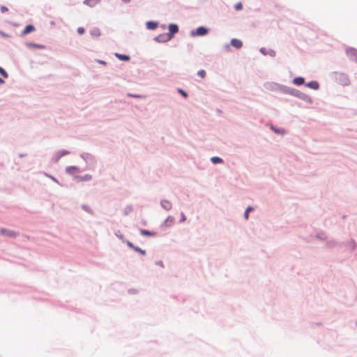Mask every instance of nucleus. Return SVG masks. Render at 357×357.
Segmentation results:
<instances>
[{"label": "nucleus", "mask_w": 357, "mask_h": 357, "mask_svg": "<svg viewBox=\"0 0 357 357\" xmlns=\"http://www.w3.org/2000/svg\"><path fill=\"white\" fill-rule=\"evenodd\" d=\"M180 216L181 217H180V220H179V223L184 222L186 220V216L184 214V213L181 212V214H180Z\"/></svg>", "instance_id": "obj_45"}, {"label": "nucleus", "mask_w": 357, "mask_h": 357, "mask_svg": "<svg viewBox=\"0 0 357 357\" xmlns=\"http://www.w3.org/2000/svg\"><path fill=\"white\" fill-rule=\"evenodd\" d=\"M161 27H162V29H165L166 26H165V24H163V25H162V26H161Z\"/></svg>", "instance_id": "obj_58"}, {"label": "nucleus", "mask_w": 357, "mask_h": 357, "mask_svg": "<svg viewBox=\"0 0 357 357\" xmlns=\"http://www.w3.org/2000/svg\"><path fill=\"white\" fill-rule=\"evenodd\" d=\"M153 41L158 43H165L172 40L167 33H162L153 38Z\"/></svg>", "instance_id": "obj_10"}, {"label": "nucleus", "mask_w": 357, "mask_h": 357, "mask_svg": "<svg viewBox=\"0 0 357 357\" xmlns=\"http://www.w3.org/2000/svg\"><path fill=\"white\" fill-rule=\"evenodd\" d=\"M211 162L213 165L223 164L224 160L219 156H213L210 159Z\"/></svg>", "instance_id": "obj_25"}, {"label": "nucleus", "mask_w": 357, "mask_h": 357, "mask_svg": "<svg viewBox=\"0 0 357 357\" xmlns=\"http://www.w3.org/2000/svg\"><path fill=\"white\" fill-rule=\"evenodd\" d=\"M128 293L131 295L137 294L138 293V290L137 289L131 288L128 290Z\"/></svg>", "instance_id": "obj_46"}, {"label": "nucleus", "mask_w": 357, "mask_h": 357, "mask_svg": "<svg viewBox=\"0 0 357 357\" xmlns=\"http://www.w3.org/2000/svg\"><path fill=\"white\" fill-rule=\"evenodd\" d=\"M0 75L3 77V78H5V79H7L8 77V73L1 66H0Z\"/></svg>", "instance_id": "obj_38"}, {"label": "nucleus", "mask_w": 357, "mask_h": 357, "mask_svg": "<svg viewBox=\"0 0 357 357\" xmlns=\"http://www.w3.org/2000/svg\"><path fill=\"white\" fill-rule=\"evenodd\" d=\"M197 76H199L202 79H204L206 76V72L205 70L201 69V70L197 71Z\"/></svg>", "instance_id": "obj_39"}, {"label": "nucleus", "mask_w": 357, "mask_h": 357, "mask_svg": "<svg viewBox=\"0 0 357 357\" xmlns=\"http://www.w3.org/2000/svg\"><path fill=\"white\" fill-rule=\"evenodd\" d=\"M289 95L296 97V98L307 102L309 105H312L314 102V100L311 96H310L309 95H307L294 88H291V87L290 88Z\"/></svg>", "instance_id": "obj_2"}, {"label": "nucleus", "mask_w": 357, "mask_h": 357, "mask_svg": "<svg viewBox=\"0 0 357 357\" xmlns=\"http://www.w3.org/2000/svg\"><path fill=\"white\" fill-rule=\"evenodd\" d=\"M4 83H5V81L3 78V77H0V85L3 84Z\"/></svg>", "instance_id": "obj_52"}, {"label": "nucleus", "mask_w": 357, "mask_h": 357, "mask_svg": "<svg viewBox=\"0 0 357 357\" xmlns=\"http://www.w3.org/2000/svg\"><path fill=\"white\" fill-rule=\"evenodd\" d=\"M121 1L124 3H128L130 2V0H121Z\"/></svg>", "instance_id": "obj_54"}, {"label": "nucleus", "mask_w": 357, "mask_h": 357, "mask_svg": "<svg viewBox=\"0 0 357 357\" xmlns=\"http://www.w3.org/2000/svg\"><path fill=\"white\" fill-rule=\"evenodd\" d=\"M338 245L337 242L335 241V240L332 239V240H329L326 243V245L325 246L328 248H335L337 247Z\"/></svg>", "instance_id": "obj_29"}, {"label": "nucleus", "mask_w": 357, "mask_h": 357, "mask_svg": "<svg viewBox=\"0 0 357 357\" xmlns=\"http://www.w3.org/2000/svg\"><path fill=\"white\" fill-rule=\"evenodd\" d=\"M234 10H236V11H240V10H243V3H242L241 1H238V2H237V3L234 5Z\"/></svg>", "instance_id": "obj_40"}, {"label": "nucleus", "mask_w": 357, "mask_h": 357, "mask_svg": "<svg viewBox=\"0 0 357 357\" xmlns=\"http://www.w3.org/2000/svg\"><path fill=\"white\" fill-rule=\"evenodd\" d=\"M0 36H1L3 38H6L10 37V36L8 33L3 32V31H0Z\"/></svg>", "instance_id": "obj_50"}, {"label": "nucleus", "mask_w": 357, "mask_h": 357, "mask_svg": "<svg viewBox=\"0 0 357 357\" xmlns=\"http://www.w3.org/2000/svg\"><path fill=\"white\" fill-rule=\"evenodd\" d=\"M97 62L102 66H106L107 64V63L104 60L98 59L97 60Z\"/></svg>", "instance_id": "obj_51"}, {"label": "nucleus", "mask_w": 357, "mask_h": 357, "mask_svg": "<svg viewBox=\"0 0 357 357\" xmlns=\"http://www.w3.org/2000/svg\"><path fill=\"white\" fill-rule=\"evenodd\" d=\"M133 251L139 254L142 256H145L146 255V251L139 246L135 245L132 249Z\"/></svg>", "instance_id": "obj_32"}, {"label": "nucleus", "mask_w": 357, "mask_h": 357, "mask_svg": "<svg viewBox=\"0 0 357 357\" xmlns=\"http://www.w3.org/2000/svg\"><path fill=\"white\" fill-rule=\"evenodd\" d=\"M0 234L13 238H16L17 236V233L16 231L6 228H1Z\"/></svg>", "instance_id": "obj_12"}, {"label": "nucleus", "mask_w": 357, "mask_h": 357, "mask_svg": "<svg viewBox=\"0 0 357 357\" xmlns=\"http://www.w3.org/2000/svg\"><path fill=\"white\" fill-rule=\"evenodd\" d=\"M291 82H292L293 84H294L296 86H302V85H305V79L304 77H302V76H296V77L293 78Z\"/></svg>", "instance_id": "obj_21"}, {"label": "nucleus", "mask_w": 357, "mask_h": 357, "mask_svg": "<svg viewBox=\"0 0 357 357\" xmlns=\"http://www.w3.org/2000/svg\"><path fill=\"white\" fill-rule=\"evenodd\" d=\"M79 156L86 165H93L96 163L95 156L89 153H82Z\"/></svg>", "instance_id": "obj_6"}, {"label": "nucleus", "mask_w": 357, "mask_h": 357, "mask_svg": "<svg viewBox=\"0 0 357 357\" xmlns=\"http://www.w3.org/2000/svg\"><path fill=\"white\" fill-rule=\"evenodd\" d=\"M127 96L130 97V98H140V99L145 98V96H144V95L137 94V93H128L127 94Z\"/></svg>", "instance_id": "obj_34"}, {"label": "nucleus", "mask_w": 357, "mask_h": 357, "mask_svg": "<svg viewBox=\"0 0 357 357\" xmlns=\"http://www.w3.org/2000/svg\"><path fill=\"white\" fill-rule=\"evenodd\" d=\"M81 208L83 211L87 212L89 214H93V210L91 208V207L86 204H82L81 206Z\"/></svg>", "instance_id": "obj_35"}, {"label": "nucleus", "mask_w": 357, "mask_h": 357, "mask_svg": "<svg viewBox=\"0 0 357 357\" xmlns=\"http://www.w3.org/2000/svg\"><path fill=\"white\" fill-rule=\"evenodd\" d=\"M114 56L116 58H117L119 61H123V62H128L130 61L131 59V57L130 55L126 54H121V53H115Z\"/></svg>", "instance_id": "obj_23"}, {"label": "nucleus", "mask_w": 357, "mask_h": 357, "mask_svg": "<svg viewBox=\"0 0 357 357\" xmlns=\"http://www.w3.org/2000/svg\"><path fill=\"white\" fill-rule=\"evenodd\" d=\"M155 264L157 266H159L162 268H164V264H163L162 261H161V260L156 261L155 262Z\"/></svg>", "instance_id": "obj_49"}, {"label": "nucleus", "mask_w": 357, "mask_h": 357, "mask_svg": "<svg viewBox=\"0 0 357 357\" xmlns=\"http://www.w3.org/2000/svg\"><path fill=\"white\" fill-rule=\"evenodd\" d=\"M139 231L142 236L146 237H155L158 235L156 231H151L146 229H139Z\"/></svg>", "instance_id": "obj_18"}, {"label": "nucleus", "mask_w": 357, "mask_h": 357, "mask_svg": "<svg viewBox=\"0 0 357 357\" xmlns=\"http://www.w3.org/2000/svg\"><path fill=\"white\" fill-rule=\"evenodd\" d=\"M345 246H349L351 251H354L357 248V243L354 239H351L346 243H344Z\"/></svg>", "instance_id": "obj_24"}, {"label": "nucleus", "mask_w": 357, "mask_h": 357, "mask_svg": "<svg viewBox=\"0 0 357 357\" xmlns=\"http://www.w3.org/2000/svg\"><path fill=\"white\" fill-rule=\"evenodd\" d=\"M266 88L273 91H278L281 93L289 94L291 87L276 82H269L267 83Z\"/></svg>", "instance_id": "obj_3"}, {"label": "nucleus", "mask_w": 357, "mask_h": 357, "mask_svg": "<svg viewBox=\"0 0 357 357\" xmlns=\"http://www.w3.org/2000/svg\"><path fill=\"white\" fill-rule=\"evenodd\" d=\"M0 11L1 13H5L8 11V8L6 6H1Z\"/></svg>", "instance_id": "obj_47"}, {"label": "nucleus", "mask_w": 357, "mask_h": 357, "mask_svg": "<svg viewBox=\"0 0 357 357\" xmlns=\"http://www.w3.org/2000/svg\"><path fill=\"white\" fill-rule=\"evenodd\" d=\"M92 179V176L91 174H86L83 176H74L73 180L77 183L79 182H86L89 181Z\"/></svg>", "instance_id": "obj_15"}, {"label": "nucleus", "mask_w": 357, "mask_h": 357, "mask_svg": "<svg viewBox=\"0 0 357 357\" xmlns=\"http://www.w3.org/2000/svg\"><path fill=\"white\" fill-rule=\"evenodd\" d=\"M230 43H231V46L234 47L236 50L241 49L243 45L242 40L238 38H231L230 40Z\"/></svg>", "instance_id": "obj_20"}, {"label": "nucleus", "mask_w": 357, "mask_h": 357, "mask_svg": "<svg viewBox=\"0 0 357 357\" xmlns=\"http://www.w3.org/2000/svg\"><path fill=\"white\" fill-rule=\"evenodd\" d=\"M231 43H227L224 45V50L226 51V52H230L231 51Z\"/></svg>", "instance_id": "obj_48"}, {"label": "nucleus", "mask_w": 357, "mask_h": 357, "mask_svg": "<svg viewBox=\"0 0 357 357\" xmlns=\"http://www.w3.org/2000/svg\"><path fill=\"white\" fill-rule=\"evenodd\" d=\"M123 243H126V245L130 248V249H133L134 247L135 246V245H134L131 241H130L128 239H125L124 241L123 242Z\"/></svg>", "instance_id": "obj_43"}, {"label": "nucleus", "mask_w": 357, "mask_h": 357, "mask_svg": "<svg viewBox=\"0 0 357 357\" xmlns=\"http://www.w3.org/2000/svg\"><path fill=\"white\" fill-rule=\"evenodd\" d=\"M159 22L155 20H149L145 23V27L147 30L155 31L159 26Z\"/></svg>", "instance_id": "obj_14"}, {"label": "nucleus", "mask_w": 357, "mask_h": 357, "mask_svg": "<svg viewBox=\"0 0 357 357\" xmlns=\"http://www.w3.org/2000/svg\"><path fill=\"white\" fill-rule=\"evenodd\" d=\"M254 208L252 206H248L244 211L243 217L245 220L249 219V212L253 211Z\"/></svg>", "instance_id": "obj_33"}, {"label": "nucleus", "mask_w": 357, "mask_h": 357, "mask_svg": "<svg viewBox=\"0 0 357 357\" xmlns=\"http://www.w3.org/2000/svg\"><path fill=\"white\" fill-rule=\"evenodd\" d=\"M160 204L161 207L167 211H170L172 208V203L167 199H161Z\"/></svg>", "instance_id": "obj_22"}, {"label": "nucleus", "mask_w": 357, "mask_h": 357, "mask_svg": "<svg viewBox=\"0 0 357 357\" xmlns=\"http://www.w3.org/2000/svg\"><path fill=\"white\" fill-rule=\"evenodd\" d=\"M346 217H347V216H346L345 215H344L342 216V218H343V219H345V218H346Z\"/></svg>", "instance_id": "obj_59"}, {"label": "nucleus", "mask_w": 357, "mask_h": 357, "mask_svg": "<svg viewBox=\"0 0 357 357\" xmlns=\"http://www.w3.org/2000/svg\"><path fill=\"white\" fill-rule=\"evenodd\" d=\"M217 112L221 113V110L220 109H217Z\"/></svg>", "instance_id": "obj_57"}, {"label": "nucleus", "mask_w": 357, "mask_h": 357, "mask_svg": "<svg viewBox=\"0 0 357 357\" xmlns=\"http://www.w3.org/2000/svg\"><path fill=\"white\" fill-rule=\"evenodd\" d=\"M305 86L311 89L312 90H319L320 89V84L317 80H311L310 82H305Z\"/></svg>", "instance_id": "obj_16"}, {"label": "nucleus", "mask_w": 357, "mask_h": 357, "mask_svg": "<svg viewBox=\"0 0 357 357\" xmlns=\"http://www.w3.org/2000/svg\"><path fill=\"white\" fill-rule=\"evenodd\" d=\"M45 176L47 178H50L53 182L57 183L60 186H61V187L65 186L64 184H63L61 182H59V181L55 176H54L53 175H52L50 174H47V173H45Z\"/></svg>", "instance_id": "obj_28"}, {"label": "nucleus", "mask_w": 357, "mask_h": 357, "mask_svg": "<svg viewBox=\"0 0 357 357\" xmlns=\"http://www.w3.org/2000/svg\"><path fill=\"white\" fill-rule=\"evenodd\" d=\"M77 32L79 35H83L86 32V29L84 27L79 26L77 29Z\"/></svg>", "instance_id": "obj_44"}, {"label": "nucleus", "mask_w": 357, "mask_h": 357, "mask_svg": "<svg viewBox=\"0 0 357 357\" xmlns=\"http://www.w3.org/2000/svg\"><path fill=\"white\" fill-rule=\"evenodd\" d=\"M57 152L61 158L68 155L70 153V152L66 149H61V150H59Z\"/></svg>", "instance_id": "obj_36"}, {"label": "nucleus", "mask_w": 357, "mask_h": 357, "mask_svg": "<svg viewBox=\"0 0 357 357\" xmlns=\"http://www.w3.org/2000/svg\"><path fill=\"white\" fill-rule=\"evenodd\" d=\"M259 51L263 56H270L271 57L276 56V52L273 49L262 47L259 48Z\"/></svg>", "instance_id": "obj_13"}, {"label": "nucleus", "mask_w": 357, "mask_h": 357, "mask_svg": "<svg viewBox=\"0 0 357 357\" xmlns=\"http://www.w3.org/2000/svg\"><path fill=\"white\" fill-rule=\"evenodd\" d=\"M90 35L92 37H99L101 36V31L99 28L93 27L90 30Z\"/></svg>", "instance_id": "obj_27"}, {"label": "nucleus", "mask_w": 357, "mask_h": 357, "mask_svg": "<svg viewBox=\"0 0 357 357\" xmlns=\"http://www.w3.org/2000/svg\"><path fill=\"white\" fill-rule=\"evenodd\" d=\"M315 237H316V238L319 239V240H322V241L326 239V234L324 232L317 233L315 235Z\"/></svg>", "instance_id": "obj_37"}, {"label": "nucleus", "mask_w": 357, "mask_h": 357, "mask_svg": "<svg viewBox=\"0 0 357 357\" xmlns=\"http://www.w3.org/2000/svg\"><path fill=\"white\" fill-rule=\"evenodd\" d=\"M142 224L143 225L146 226V220H143V221L142 222Z\"/></svg>", "instance_id": "obj_55"}, {"label": "nucleus", "mask_w": 357, "mask_h": 357, "mask_svg": "<svg viewBox=\"0 0 357 357\" xmlns=\"http://www.w3.org/2000/svg\"><path fill=\"white\" fill-rule=\"evenodd\" d=\"M347 56L349 60L357 63V49L353 47H348L345 50Z\"/></svg>", "instance_id": "obj_5"}, {"label": "nucleus", "mask_w": 357, "mask_h": 357, "mask_svg": "<svg viewBox=\"0 0 357 357\" xmlns=\"http://www.w3.org/2000/svg\"><path fill=\"white\" fill-rule=\"evenodd\" d=\"M26 155V153H19L18 156L21 158H24Z\"/></svg>", "instance_id": "obj_53"}, {"label": "nucleus", "mask_w": 357, "mask_h": 357, "mask_svg": "<svg viewBox=\"0 0 357 357\" xmlns=\"http://www.w3.org/2000/svg\"><path fill=\"white\" fill-rule=\"evenodd\" d=\"M210 32V29L205 26H199L196 29H192L190 31V36L192 38L202 37L208 35Z\"/></svg>", "instance_id": "obj_4"}, {"label": "nucleus", "mask_w": 357, "mask_h": 357, "mask_svg": "<svg viewBox=\"0 0 357 357\" xmlns=\"http://www.w3.org/2000/svg\"><path fill=\"white\" fill-rule=\"evenodd\" d=\"M115 236L120 240L122 241V242L124 241V240L126 239L125 237H124V235L122 234L119 230H118L117 231H115L114 233Z\"/></svg>", "instance_id": "obj_42"}, {"label": "nucleus", "mask_w": 357, "mask_h": 357, "mask_svg": "<svg viewBox=\"0 0 357 357\" xmlns=\"http://www.w3.org/2000/svg\"><path fill=\"white\" fill-rule=\"evenodd\" d=\"M101 0H84L83 3L89 7H94L96 5L99 3Z\"/></svg>", "instance_id": "obj_26"}, {"label": "nucleus", "mask_w": 357, "mask_h": 357, "mask_svg": "<svg viewBox=\"0 0 357 357\" xmlns=\"http://www.w3.org/2000/svg\"><path fill=\"white\" fill-rule=\"evenodd\" d=\"M269 128L274 133L279 135H284L286 133V130L284 128L277 127L273 124H269Z\"/></svg>", "instance_id": "obj_17"}, {"label": "nucleus", "mask_w": 357, "mask_h": 357, "mask_svg": "<svg viewBox=\"0 0 357 357\" xmlns=\"http://www.w3.org/2000/svg\"><path fill=\"white\" fill-rule=\"evenodd\" d=\"M50 24L53 26V25H54V24H55V22H54V21H51V22H50Z\"/></svg>", "instance_id": "obj_56"}, {"label": "nucleus", "mask_w": 357, "mask_h": 357, "mask_svg": "<svg viewBox=\"0 0 357 357\" xmlns=\"http://www.w3.org/2000/svg\"><path fill=\"white\" fill-rule=\"evenodd\" d=\"M87 168L86 167L84 169H81L80 167H79L78 166L70 165V166L66 167V169H65V171H66V173L67 174L73 176L74 177V176H77L75 174L76 173H80V172H82V171H84V170H85Z\"/></svg>", "instance_id": "obj_8"}, {"label": "nucleus", "mask_w": 357, "mask_h": 357, "mask_svg": "<svg viewBox=\"0 0 357 357\" xmlns=\"http://www.w3.org/2000/svg\"><path fill=\"white\" fill-rule=\"evenodd\" d=\"M25 45L28 48H33L37 50H45L46 48L45 45L36 43L34 42H26Z\"/></svg>", "instance_id": "obj_19"}, {"label": "nucleus", "mask_w": 357, "mask_h": 357, "mask_svg": "<svg viewBox=\"0 0 357 357\" xmlns=\"http://www.w3.org/2000/svg\"><path fill=\"white\" fill-rule=\"evenodd\" d=\"M356 325L357 326V322L356 323Z\"/></svg>", "instance_id": "obj_60"}, {"label": "nucleus", "mask_w": 357, "mask_h": 357, "mask_svg": "<svg viewBox=\"0 0 357 357\" xmlns=\"http://www.w3.org/2000/svg\"><path fill=\"white\" fill-rule=\"evenodd\" d=\"M61 158L60 157V155H59L58 152H56L55 153V155L52 157V162L53 163H57L59 160L61 159Z\"/></svg>", "instance_id": "obj_41"}, {"label": "nucleus", "mask_w": 357, "mask_h": 357, "mask_svg": "<svg viewBox=\"0 0 357 357\" xmlns=\"http://www.w3.org/2000/svg\"><path fill=\"white\" fill-rule=\"evenodd\" d=\"M132 211H133L132 206V205H128V206H126L124 208L123 211V215L127 216L129 214H130Z\"/></svg>", "instance_id": "obj_31"}, {"label": "nucleus", "mask_w": 357, "mask_h": 357, "mask_svg": "<svg viewBox=\"0 0 357 357\" xmlns=\"http://www.w3.org/2000/svg\"><path fill=\"white\" fill-rule=\"evenodd\" d=\"M167 29L169 31L167 33L172 39L174 38L175 34L179 31V26L176 23H169L167 26Z\"/></svg>", "instance_id": "obj_9"}, {"label": "nucleus", "mask_w": 357, "mask_h": 357, "mask_svg": "<svg viewBox=\"0 0 357 357\" xmlns=\"http://www.w3.org/2000/svg\"><path fill=\"white\" fill-rule=\"evenodd\" d=\"M36 31V27L33 24H28L25 26L23 30L21 31L20 36L24 37L31 33H33Z\"/></svg>", "instance_id": "obj_11"}, {"label": "nucleus", "mask_w": 357, "mask_h": 357, "mask_svg": "<svg viewBox=\"0 0 357 357\" xmlns=\"http://www.w3.org/2000/svg\"><path fill=\"white\" fill-rule=\"evenodd\" d=\"M330 77L342 86H346L350 84V79L348 75L344 73L332 72L330 73Z\"/></svg>", "instance_id": "obj_1"}, {"label": "nucleus", "mask_w": 357, "mask_h": 357, "mask_svg": "<svg viewBox=\"0 0 357 357\" xmlns=\"http://www.w3.org/2000/svg\"><path fill=\"white\" fill-rule=\"evenodd\" d=\"M175 223V218L172 215H168L167 218L161 223L160 228L162 230H165L170 228Z\"/></svg>", "instance_id": "obj_7"}, {"label": "nucleus", "mask_w": 357, "mask_h": 357, "mask_svg": "<svg viewBox=\"0 0 357 357\" xmlns=\"http://www.w3.org/2000/svg\"><path fill=\"white\" fill-rule=\"evenodd\" d=\"M176 91L179 95H181L185 99H187L189 96L188 93L182 88H177Z\"/></svg>", "instance_id": "obj_30"}]
</instances>
